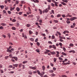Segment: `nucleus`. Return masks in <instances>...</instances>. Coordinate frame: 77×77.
<instances>
[{"mask_svg":"<svg viewBox=\"0 0 77 77\" xmlns=\"http://www.w3.org/2000/svg\"><path fill=\"white\" fill-rule=\"evenodd\" d=\"M77 19V17H73L71 18H70V19L69 18H67L66 20H70V21H74V20H76V19Z\"/></svg>","mask_w":77,"mask_h":77,"instance_id":"f257e3e1","label":"nucleus"},{"mask_svg":"<svg viewBox=\"0 0 77 77\" xmlns=\"http://www.w3.org/2000/svg\"><path fill=\"white\" fill-rule=\"evenodd\" d=\"M31 2H34V3H39V1L38 0H31Z\"/></svg>","mask_w":77,"mask_h":77,"instance_id":"f03ea898","label":"nucleus"},{"mask_svg":"<svg viewBox=\"0 0 77 77\" xmlns=\"http://www.w3.org/2000/svg\"><path fill=\"white\" fill-rule=\"evenodd\" d=\"M49 11L48 10V9L47 8L45 9V10H44L43 11V14H44V13H45H45H47V12H48Z\"/></svg>","mask_w":77,"mask_h":77,"instance_id":"7ed1b4c3","label":"nucleus"},{"mask_svg":"<svg viewBox=\"0 0 77 77\" xmlns=\"http://www.w3.org/2000/svg\"><path fill=\"white\" fill-rule=\"evenodd\" d=\"M72 52L73 53H75V51L74 50H71L69 51V53H72Z\"/></svg>","mask_w":77,"mask_h":77,"instance_id":"20e7f679","label":"nucleus"},{"mask_svg":"<svg viewBox=\"0 0 77 77\" xmlns=\"http://www.w3.org/2000/svg\"><path fill=\"white\" fill-rule=\"evenodd\" d=\"M7 52H9V53H12V51H11V50L9 49L8 48L7 49Z\"/></svg>","mask_w":77,"mask_h":77,"instance_id":"39448f33","label":"nucleus"},{"mask_svg":"<svg viewBox=\"0 0 77 77\" xmlns=\"http://www.w3.org/2000/svg\"><path fill=\"white\" fill-rule=\"evenodd\" d=\"M50 53L51 54H56V52L54 51H53L52 52L51 51H50Z\"/></svg>","mask_w":77,"mask_h":77,"instance_id":"423d86ee","label":"nucleus"},{"mask_svg":"<svg viewBox=\"0 0 77 77\" xmlns=\"http://www.w3.org/2000/svg\"><path fill=\"white\" fill-rule=\"evenodd\" d=\"M44 74H45V72H42L40 74V76L42 77L43 75H44Z\"/></svg>","mask_w":77,"mask_h":77,"instance_id":"0eeeda50","label":"nucleus"},{"mask_svg":"<svg viewBox=\"0 0 77 77\" xmlns=\"http://www.w3.org/2000/svg\"><path fill=\"white\" fill-rule=\"evenodd\" d=\"M72 17V15H70L69 14H67V15L66 16V17Z\"/></svg>","mask_w":77,"mask_h":77,"instance_id":"6e6552de","label":"nucleus"},{"mask_svg":"<svg viewBox=\"0 0 77 77\" xmlns=\"http://www.w3.org/2000/svg\"><path fill=\"white\" fill-rule=\"evenodd\" d=\"M29 68L32 69H36V68L35 67H29Z\"/></svg>","mask_w":77,"mask_h":77,"instance_id":"1a4fd4ad","label":"nucleus"},{"mask_svg":"<svg viewBox=\"0 0 77 77\" xmlns=\"http://www.w3.org/2000/svg\"><path fill=\"white\" fill-rule=\"evenodd\" d=\"M8 2H11V0H5V3H8Z\"/></svg>","mask_w":77,"mask_h":77,"instance_id":"9d476101","label":"nucleus"},{"mask_svg":"<svg viewBox=\"0 0 77 77\" xmlns=\"http://www.w3.org/2000/svg\"><path fill=\"white\" fill-rule=\"evenodd\" d=\"M1 26H6V24L2 23H1Z\"/></svg>","mask_w":77,"mask_h":77,"instance_id":"9b49d317","label":"nucleus"},{"mask_svg":"<svg viewBox=\"0 0 77 77\" xmlns=\"http://www.w3.org/2000/svg\"><path fill=\"white\" fill-rule=\"evenodd\" d=\"M62 54H63V55L64 56H66L67 55L65 53L63 52H62Z\"/></svg>","mask_w":77,"mask_h":77,"instance_id":"f8f14e48","label":"nucleus"},{"mask_svg":"<svg viewBox=\"0 0 77 77\" xmlns=\"http://www.w3.org/2000/svg\"><path fill=\"white\" fill-rule=\"evenodd\" d=\"M53 48L54 49H55L56 50V46L54 45H52Z\"/></svg>","mask_w":77,"mask_h":77,"instance_id":"ddd939ff","label":"nucleus"},{"mask_svg":"<svg viewBox=\"0 0 77 77\" xmlns=\"http://www.w3.org/2000/svg\"><path fill=\"white\" fill-rule=\"evenodd\" d=\"M55 75H56L54 74L53 73L51 74V77H54V76H55Z\"/></svg>","mask_w":77,"mask_h":77,"instance_id":"4468645a","label":"nucleus"},{"mask_svg":"<svg viewBox=\"0 0 77 77\" xmlns=\"http://www.w3.org/2000/svg\"><path fill=\"white\" fill-rule=\"evenodd\" d=\"M18 66V64H13V66H15V67H17Z\"/></svg>","mask_w":77,"mask_h":77,"instance_id":"2eb2a0df","label":"nucleus"},{"mask_svg":"<svg viewBox=\"0 0 77 77\" xmlns=\"http://www.w3.org/2000/svg\"><path fill=\"white\" fill-rule=\"evenodd\" d=\"M14 9H15V7H13V8H12V7L11 8H10V11H12V10H14Z\"/></svg>","mask_w":77,"mask_h":77,"instance_id":"dca6fc26","label":"nucleus"},{"mask_svg":"<svg viewBox=\"0 0 77 77\" xmlns=\"http://www.w3.org/2000/svg\"><path fill=\"white\" fill-rule=\"evenodd\" d=\"M69 45L70 47H74V44L72 43H71Z\"/></svg>","mask_w":77,"mask_h":77,"instance_id":"f3484780","label":"nucleus"},{"mask_svg":"<svg viewBox=\"0 0 77 77\" xmlns=\"http://www.w3.org/2000/svg\"><path fill=\"white\" fill-rule=\"evenodd\" d=\"M54 23H57L59 22V21H58V20H54Z\"/></svg>","mask_w":77,"mask_h":77,"instance_id":"a211bd4d","label":"nucleus"},{"mask_svg":"<svg viewBox=\"0 0 77 77\" xmlns=\"http://www.w3.org/2000/svg\"><path fill=\"white\" fill-rule=\"evenodd\" d=\"M45 31L47 33V34H49V32H48V30L47 29H46L45 30Z\"/></svg>","mask_w":77,"mask_h":77,"instance_id":"6ab92c4d","label":"nucleus"},{"mask_svg":"<svg viewBox=\"0 0 77 77\" xmlns=\"http://www.w3.org/2000/svg\"><path fill=\"white\" fill-rule=\"evenodd\" d=\"M66 22L67 24H70L71 23V22L68 20H66Z\"/></svg>","mask_w":77,"mask_h":77,"instance_id":"aec40b11","label":"nucleus"},{"mask_svg":"<svg viewBox=\"0 0 77 77\" xmlns=\"http://www.w3.org/2000/svg\"><path fill=\"white\" fill-rule=\"evenodd\" d=\"M16 10H17V12H19V11H20V8L18 7H17L16 8Z\"/></svg>","mask_w":77,"mask_h":77,"instance_id":"412c9836","label":"nucleus"},{"mask_svg":"<svg viewBox=\"0 0 77 77\" xmlns=\"http://www.w3.org/2000/svg\"><path fill=\"white\" fill-rule=\"evenodd\" d=\"M12 30H16V28L15 27H12Z\"/></svg>","mask_w":77,"mask_h":77,"instance_id":"4be33fe9","label":"nucleus"},{"mask_svg":"<svg viewBox=\"0 0 77 77\" xmlns=\"http://www.w3.org/2000/svg\"><path fill=\"white\" fill-rule=\"evenodd\" d=\"M37 72L38 75H41V73L40 72V71L39 70H37Z\"/></svg>","mask_w":77,"mask_h":77,"instance_id":"5701e85b","label":"nucleus"},{"mask_svg":"<svg viewBox=\"0 0 77 77\" xmlns=\"http://www.w3.org/2000/svg\"><path fill=\"white\" fill-rule=\"evenodd\" d=\"M32 33H33V32L31 30H29V34H30V35H31V34H32Z\"/></svg>","mask_w":77,"mask_h":77,"instance_id":"b1692460","label":"nucleus"},{"mask_svg":"<svg viewBox=\"0 0 77 77\" xmlns=\"http://www.w3.org/2000/svg\"><path fill=\"white\" fill-rule=\"evenodd\" d=\"M42 69H43V71H44L45 69V67L44 66H42Z\"/></svg>","mask_w":77,"mask_h":77,"instance_id":"393cba45","label":"nucleus"},{"mask_svg":"<svg viewBox=\"0 0 77 77\" xmlns=\"http://www.w3.org/2000/svg\"><path fill=\"white\" fill-rule=\"evenodd\" d=\"M63 2H65V3H68V1L67 0H63Z\"/></svg>","mask_w":77,"mask_h":77,"instance_id":"a878e982","label":"nucleus"},{"mask_svg":"<svg viewBox=\"0 0 77 77\" xmlns=\"http://www.w3.org/2000/svg\"><path fill=\"white\" fill-rule=\"evenodd\" d=\"M58 3V2H56L55 3V5L56 6H58V5H57Z\"/></svg>","mask_w":77,"mask_h":77,"instance_id":"bb28decb","label":"nucleus"},{"mask_svg":"<svg viewBox=\"0 0 77 77\" xmlns=\"http://www.w3.org/2000/svg\"><path fill=\"white\" fill-rule=\"evenodd\" d=\"M61 16V15L60 14H58L57 15V18L60 17Z\"/></svg>","mask_w":77,"mask_h":77,"instance_id":"cd10ccee","label":"nucleus"},{"mask_svg":"<svg viewBox=\"0 0 77 77\" xmlns=\"http://www.w3.org/2000/svg\"><path fill=\"white\" fill-rule=\"evenodd\" d=\"M45 51H46L47 52V53H49V52H50V50H48V49H46Z\"/></svg>","mask_w":77,"mask_h":77,"instance_id":"c85d7f7f","label":"nucleus"},{"mask_svg":"<svg viewBox=\"0 0 77 77\" xmlns=\"http://www.w3.org/2000/svg\"><path fill=\"white\" fill-rule=\"evenodd\" d=\"M61 4L64 5V6H65L66 5V4L64 2H62Z\"/></svg>","mask_w":77,"mask_h":77,"instance_id":"c756f323","label":"nucleus"},{"mask_svg":"<svg viewBox=\"0 0 77 77\" xmlns=\"http://www.w3.org/2000/svg\"><path fill=\"white\" fill-rule=\"evenodd\" d=\"M8 36L9 39H10V38H11V34H10L9 33H8Z\"/></svg>","mask_w":77,"mask_h":77,"instance_id":"7c9ffc66","label":"nucleus"},{"mask_svg":"<svg viewBox=\"0 0 77 77\" xmlns=\"http://www.w3.org/2000/svg\"><path fill=\"white\" fill-rule=\"evenodd\" d=\"M37 21H39V20L40 17H39V16H37Z\"/></svg>","mask_w":77,"mask_h":77,"instance_id":"2f4dec72","label":"nucleus"},{"mask_svg":"<svg viewBox=\"0 0 77 77\" xmlns=\"http://www.w3.org/2000/svg\"><path fill=\"white\" fill-rule=\"evenodd\" d=\"M36 51L38 53H39V52H40V51L38 49H36Z\"/></svg>","mask_w":77,"mask_h":77,"instance_id":"473e14b6","label":"nucleus"},{"mask_svg":"<svg viewBox=\"0 0 77 77\" xmlns=\"http://www.w3.org/2000/svg\"><path fill=\"white\" fill-rule=\"evenodd\" d=\"M51 5L53 7H54V4L53 3H51Z\"/></svg>","mask_w":77,"mask_h":77,"instance_id":"72a5a7b5","label":"nucleus"},{"mask_svg":"<svg viewBox=\"0 0 77 77\" xmlns=\"http://www.w3.org/2000/svg\"><path fill=\"white\" fill-rule=\"evenodd\" d=\"M57 33L60 36L61 35V34H60V32H59L58 31H57Z\"/></svg>","mask_w":77,"mask_h":77,"instance_id":"f704fd0d","label":"nucleus"},{"mask_svg":"<svg viewBox=\"0 0 77 77\" xmlns=\"http://www.w3.org/2000/svg\"><path fill=\"white\" fill-rule=\"evenodd\" d=\"M39 11H40V14H42V11L40 9H39Z\"/></svg>","mask_w":77,"mask_h":77,"instance_id":"c9c22d12","label":"nucleus"},{"mask_svg":"<svg viewBox=\"0 0 77 77\" xmlns=\"http://www.w3.org/2000/svg\"><path fill=\"white\" fill-rule=\"evenodd\" d=\"M49 72H51V73H53V72H54V71H53V70H49Z\"/></svg>","mask_w":77,"mask_h":77,"instance_id":"e433bc0d","label":"nucleus"},{"mask_svg":"<svg viewBox=\"0 0 77 77\" xmlns=\"http://www.w3.org/2000/svg\"><path fill=\"white\" fill-rule=\"evenodd\" d=\"M0 7L1 8V9H3V8H4V6L3 5H1L0 6Z\"/></svg>","mask_w":77,"mask_h":77,"instance_id":"4c0bfd02","label":"nucleus"},{"mask_svg":"<svg viewBox=\"0 0 77 77\" xmlns=\"http://www.w3.org/2000/svg\"><path fill=\"white\" fill-rule=\"evenodd\" d=\"M59 59L60 60H60V62H62V60H63V59H62V58H59Z\"/></svg>","mask_w":77,"mask_h":77,"instance_id":"58836bf2","label":"nucleus"},{"mask_svg":"<svg viewBox=\"0 0 77 77\" xmlns=\"http://www.w3.org/2000/svg\"><path fill=\"white\" fill-rule=\"evenodd\" d=\"M67 60H68V59H65L62 62H66V61H67Z\"/></svg>","mask_w":77,"mask_h":77,"instance_id":"ea45409f","label":"nucleus"},{"mask_svg":"<svg viewBox=\"0 0 77 77\" xmlns=\"http://www.w3.org/2000/svg\"><path fill=\"white\" fill-rule=\"evenodd\" d=\"M30 40V41H34V39H33V38H31L29 39Z\"/></svg>","mask_w":77,"mask_h":77,"instance_id":"a19ab883","label":"nucleus"},{"mask_svg":"<svg viewBox=\"0 0 77 77\" xmlns=\"http://www.w3.org/2000/svg\"><path fill=\"white\" fill-rule=\"evenodd\" d=\"M55 36H54V35H53L52 36V39H55Z\"/></svg>","mask_w":77,"mask_h":77,"instance_id":"79ce46f5","label":"nucleus"},{"mask_svg":"<svg viewBox=\"0 0 77 77\" xmlns=\"http://www.w3.org/2000/svg\"><path fill=\"white\" fill-rule=\"evenodd\" d=\"M63 50H64V52H65L66 51V48L65 47L63 48Z\"/></svg>","mask_w":77,"mask_h":77,"instance_id":"37998d69","label":"nucleus"},{"mask_svg":"<svg viewBox=\"0 0 77 77\" xmlns=\"http://www.w3.org/2000/svg\"><path fill=\"white\" fill-rule=\"evenodd\" d=\"M9 73L10 74H13L14 73V71H11L9 72Z\"/></svg>","mask_w":77,"mask_h":77,"instance_id":"c03bdc74","label":"nucleus"},{"mask_svg":"<svg viewBox=\"0 0 77 77\" xmlns=\"http://www.w3.org/2000/svg\"><path fill=\"white\" fill-rule=\"evenodd\" d=\"M62 77H67V76L65 75H62Z\"/></svg>","mask_w":77,"mask_h":77,"instance_id":"a18cd8bd","label":"nucleus"},{"mask_svg":"<svg viewBox=\"0 0 77 77\" xmlns=\"http://www.w3.org/2000/svg\"><path fill=\"white\" fill-rule=\"evenodd\" d=\"M3 29H4V28H3V26H1L0 27V29H2V30H3Z\"/></svg>","mask_w":77,"mask_h":77,"instance_id":"49530a36","label":"nucleus"},{"mask_svg":"<svg viewBox=\"0 0 77 77\" xmlns=\"http://www.w3.org/2000/svg\"><path fill=\"white\" fill-rule=\"evenodd\" d=\"M62 17H63V18H65V14H63L62 15Z\"/></svg>","mask_w":77,"mask_h":77,"instance_id":"de8ad7c7","label":"nucleus"},{"mask_svg":"<svg viewBox=\"0 0 77 77\" xmlns=\"http://www.w3.org/2000/svg\"><path fill=\"white\" fill-rule=\"evenodd\" d=\"M37 44L38 46H39V45H40V44H39V42H37Z\"/></svg>","mask_w":77,"mask_h":77,"instance_id":"09e8293b","label":"nucleus"},{"mask_svg":"<svg viewBox=\"0 0 77 77\" xmlns=\"http://www.w3.org/2000/svg\"><path fill=\"white\" fill-rule=\"evenodd\" d=\"M8 14H11V12L10 11H8Z\"/></svg>","mask_w":77,"mask_h":77,"instance_id":"8fccbe9b","label":"nucleus"},{"mask_svg":"<svg viewBox=\"0 0 77 77\" xmlns=\"http://www.w3.org/2000/svg\"><path fill=\"white\" fill-rule=\"evenodd\" d=\"M27 61H24L23 62V63L24 64V63H27Z\"/></svg>","mask_w":77,"mask_h":77,"instance_id":"3c124183","label":"nucleus"},{"mask_svg":"<svg viewBox=\"0 0 77 77\" xmlns=\"http://www.w3.org/2000/svg\"><path fill=\"white\" fill-rule=\"evenodd\" d=\"M39 22L40 23H42V20H39Z\"/></svg>","mask_w":77,"mask_h":77,"instance_id":"603ef678","label":"nucleus"},{"mask_svg":"<svg viewBox=\"0 0 77 77\" xmlns=\"http://www.w3.org/2000/svg\"><path fill=\"white\" fill-rule=\"evenodd\" d=\"M12 22H15L16 21V20L15 19H13L12 20Z\"/></svg>","mask_w":77,"mask_h":77,"instance_id":"864d4df0","label":"nucleus"},{"mask_svg":"<svg viewBox=\"0 0 77 77\" xmlns=\"http://www.w3.org/2000/svg\"><path fill=\"white\" fill-rule=\"evenodd\" d=\"M59 45H60V46H62V43L60 42L59 43Z\"/></svg>","mask_w":77,"mask_h":77,"instance_id":"5fc2aeb1","label":"nucleus"},{"mask_svg":"<svg viewBox=\"0 0 77 77\" xmlns=\"http://www.w3.org/2000/svg\"><path fill=\"white\" fill-rule=\"evenodd\" d=\"M48 44H52V42L51 41L48 42Z\"/></svg>","mask_w":77,"mask_h":77,"instance_id":"6e6d98bb","label":"nucleus"},{"mask_svg":"<svg viewBox=\"0 0 77 77\" xmlns=\"http://www.w3.org/2000/svg\"><path fill=\"white\" fill-rule=\"evenodd\" d=\"M42 36H45V34H43V33H42Z\"/></svg>","mask_w":77,"mask_h":77,"instance_id":"4d7b16f0","label":"nucleus"},{"mask_svg":"<svg viewBox=\"0 0 77 77\" xmlns=\"http://www.w3.org/2000/svg\"><path fill=\"white\" fill-rule=\"evenodd\" d=\"M70 27L72 28H72H74V26L73 25H72L70 26Z\"/></svg>","mask_w":77,"mask_h":77,"instance_id":"13d9d810","label":"nucleus"},{"mask_svg":"<svg viewBox=\"0 0 77 77\" xmlns=\"http://www.w3.org/2000/svg\"><path fill=\"white\" fill-rule=\"evenodd\" d=\"M72 63H73V64H74V65H76V63L74 62H72Z\"/></svg>","mask_w":77,"mask_h":77,"instance_id":"bf43d9fd","label":"nucleus"},{"mask_svg":"<svg viewBox=\"0 0 77 77\" xmlns=\"http://www.w3.org/2000/svg\"><path fill=\"white\" fill-rule=\"evenodd\" d=\"M53 70H54V71H55V70H56V68L54 67L53 68Z\"/></svg>","mask_w":77,"mask_h":77,"instance_id":"052dcab7","label":"nucleus"},{"mask_svg":"<svg viewBox=\"0 0 77 77\" xmlns=\"http://www.w3.org/2000/svg\"><path fill=\"white\" fill-rule=\"evenodd\" d=\"M56 60H57L56 59V58H54V61L55 62H56Z\"/></svg>","mask_w":77,"mask_h":77,"instance_id":"680f3d73","label":"nucleus"},{"mask_svg":"<svg viewBox=\"0 0 77 77\" xmlns=\"http://www.w3.org/2000/svg\"><path fill=\"white\" fill-rule=\"evenodd\" d=\"M3 13H4V14H6V11L3 10Z\"/></svg>","mask_w":77,"mask_h":77,"instance_id":"e2e57ef3","label":"nucleus"},{"mask_svg":"<svg viewBox=\"0 0 77 77\" xmlns=\"http://www.w3.org/2000/svg\"><path fill=\"white\" fill-rule=\"evenodd\" d=\"M50 65L51 66H53V65H54L53 63H50Z\"/></svg>","mask_w":77,"mask_h":77,"instance_id":"0e129e2a","label":"nucleus"},{"mask_svg":"<svg viewBox=\"0 0 77 77\" xmlns=\"http://www.w3.org/2000/svg\"><path fill=\"white\" fill-rule=\"evenodd\" d=\"M16 4H18L19 2H18V1H16Z\"/></svg>","mask_w":77,"mask_h":77,"instance_id":"69168bd1","label":"nucleus"},{"mask_svg":"<svg viewBox=\"0 0 77 77\" xmlns=\"http://www.w3.org/2000/svg\"><path fill=\"white\" fill-rule=\"evenodd\" d=\"M0 71H1V73H3V71L2 70H0Z\"/></svg>","mask_w":77,"mask_h":77,"instance_id":"338daca9","label":"nucleus"},{"mask_svg":"<svg viewBox=\"0 0 77 77\" xmlns=\"http://www.w3.org/2000/svg\"><path fill=\"white\" fill-rule=\"evenodd\" d=\"M29 74H30V75H32V72H29Z\"/></svg>","mask_w":77,"mask_h":77,"instance_id":"774afa93","label":"nucleus"}]
</instances>
